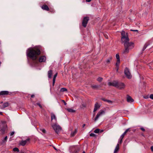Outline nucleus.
I'll return each instance as SVG.
<instances>
[{
    "label": "nucleus",
    "mask_w": 153,
    "mask_h": 153,
    "mask_svg": "<svg viewBox=\"0 0 153 153\" xmlns=\"http://www.w3.org/2000/svg\"><path fill=\"white\" fill-rule=\"evenodd\" d=\"M0 114L1 115H3L2 112H0Z\"/></svg>",
    "instance_id": "603ef678"
},
{
    "label": "nucleus",
    "mask_w": 153,
    "mask_h": 153,
    "mask_svg": "<svg viewBox=\"0 0 153 153\" xmlns=\"http://www.w3.org/2000/svg\"><path fill=\"white\" fill-rule=\"evenodd\" d=\"M149 97L150 99L153 100V94H151L150 95Z\"/></svg>",
    "instance_id": "e433bc0d"
},
{
    "label": "nucleus",
    "mask_w": 153,
    "mask_h": 153,
    "mask_svg": "<svg viewBox=\"0 0 153 153\" xmlns=\"http://www.w3.org/2000/svg\"><path fill=\"white\" fill-rule=\"evenodd\" d=\"M116 57L117 60H120V56L118 54H116Z\"/></svg>",
    "instance_id": "c756f323"
},
{
    "label": "nucleus",
    "mask_w": 153,
    "mask_h": 153,
    "mask_svg": "<svg viewBox=\"0 0 153 153\" xmlns=\"http://www.w3.org/2000/svg\"><path fill=\"white\" fill-rule=\"evenodd\" d=\"M89 20V18L88 17H85L83 20L82 25L84 27H86Z\"/></svg>",
    "instance_id": "6e6552de"
},
{
    "label": "nucleus",
    "mask_w": 153,
    "mask_h": 153,
    "mask_svg": "<svg viewBox=\"0 0 153 153\" xmlns=\"http://www.w3.org/2000/svg\"><path fill=\"white\" fill-rule=\"evenodd\" d=\"M147 47V46L146 45H145L144 46L143 48V49H142V51H144L146 49V48Z\"/></svg>",
    "instance_id": "f704fd0d"
},
{
    "label": "nucleus",
    "mask_w": 153,
    "mask_h": 153,
    "mask_svg": "<svg viewBox=\"0 0 153 153\" xmlns=\"http://www.w3.org/2000/svg\"><path fill=\"white\" fill-rule=\"evenodd\" d=\"M109 86H112L115 87L119 89H124L125 87V84L121 82H118L116 81H113L112 82H109L108 83Z\"/></svg>",
    "instance_id": "7ed1b4c3"
},
{
    "label": "nucleus",
    "mask_w": 153,
    "mask_h": 153,
    "mask_svg": "<svg viewBox=\"0 0 153 153\" xmlns=\"http://www.w3.org/2000/svg\"><path fill=\"white\" fill-rule=\"evenodd\" d=\"M13 150L14 152H19V149H18V148H16V147H15V148H14L13 149Z\"/></svg>",
    "instance_id": "bb28decb"
},
{
    "label": "nucleus",
    "mask_w": 153,
    "mask_h": 153,
    "mask_svg": "<svg viewBox=\"0 0 153 153\" xmlns=\"http://www.w3.org/2000/svg\"><path fill=\"white\" fill-rule=\"evenodd\" d=\"M36 104L37 105H38L40 107V108H42V106L40 104V103H37Z\"/></svg>",
    "instance_id": "c9c22d12"
},
{
    "label": "nucleus",
    "mask_w": 153,
    "mask_h": 153,
    "mask_svg": "<svg viewBox=\"0 0 153 153\" xmlns=\"http://www.w3.org/2000/svg\"><path fill=\"white\" fill-rule=\"evenodd\" d=\"M91 0H86V1L87 2H90Z\"/></svg>",
    "instance_id": "09e8293b"
},
{
    "label": "nucleus",
    "mask_w": 153,
    "mask_h": 153,
    "mask_svg": "<svg viewBox=\"0 0 153 153\" xmlns=\"http://www.w3.org/2000/svg\"><path fill=\"white\" fill-rule=\"evenodd\" d=\"M127 101L128 102H133L134 100L129 95H127L126 97Z\"/></svg>",
    "instance_id": "4468645a"
},
{
    "label": "nucleus",
    "mask_w": 153,
    "mask_h": 153,
    "mask_svg": "<svg viewBox=\"0 0 153 153\" xmlns=\"http://www.w3.org/2000/svg\"><path fill=\"white\" fill-rule=\"evenodd\" d=\"M116 68H117L116 71L117 72H118V69H119V67H116Z\"/></svg>",
    "instance_id": "8fccbe9b"
},
{
    "label": "nucleus",
    "mask_w": 153,
    "mask_h": 153,
    "mask_svg": "<svg viewBox=\"0 0 153 153\" xmlns=\"http://www.w3.org/2000/svg\"><path fill=\"white\" fill-rule=\"evenodd\" d=\"M57 75V73H56L54 76L53 78H56Z\"/></svg>",
    "instance_id": "4c0bfd02"
},
{
    "label": "nucleus",
    "mask_w": 153,
    "mask_h": 153,
    "mask_svg": "<svg viewBox=\"0 0 153 153\" xmlns=\"http://www.w3.org/2000/svg\"><path fill=\"white\" fill-rule=\"evenodd\" d=\"M131 31H136V32H138V30H131Z\"/></svg>",
    "instance_id": "c03bdc74"
},
{
    "label": "nucleus",
    "mask_w": 153,
    "mask_h": 153,
    "mask_svg": "<svg viewBox=\"0 0 153 153\" xmlns=\"http://www.w3.org/2000/svg\"><path fill=\"white\" fill-rule=\"evenodd\" d=\"M140 129L143 131H145V129L143 128H141Z\"/></svg>",
    "instance_id": "49530a36"
},
{
    "label": "nucleus",
    "mask_w": 153,
    "mask_h": 153,
    "mask_svg": "<svg viewBox=\"0 0 153 153\" xmlns=\"http://www.w3.org/2000/svg\"><path fill=\"white\" fill-rule=\"evenodd\" d=\"M41 53V51L38 48H29L27 51V56L33 60H36L38 56Z\"/></svg>",
    "instance_id": "f03ea898"
},
{
    "label": "nucleus",
    "mask_w": 153,
    "mask_h": 153,
    "mask_svg": "<svg viewBox=\"0 0 153 153\" xmlns=\"http://www.w3.org/2000/svg\"><path fill=\"white\" fill-rule=\"evenodd\" d=\"M35 96L34 94H32L31 95V98H33Z\"/></svg>",
    "instance_id": "de8ad7c7"
},
{
    "label": "nucleus",
    "mask_w": 153,
    "mask_h": 153,
    "mask_svg": "<svg viewBox=\"0 0 153 153\" xmlns=\"http://www.w3.org/2000/svg\"><path fill=\"white\" fill-rule=\"evenodd\" d=\"M106 102H108L109 104H111L112 103V101L110 100H107L106 101Z\"/></svg>",
    "instance_id": "72a5a7b5"
},
{
    "label": "nucleus",
    "mask_w": 153,
    "mask_h": 153,
    "mask_svg": "<svg viewBox=\"0 0 153 153\" xmlns=\"http://www.w3.org/2000/svg\"><path fill=\"white\" fill-rule=\"evenodd\" d=\"M82 153H85V151H83Z\"/></svg>",
    "instance_id": "5fc2aeb1"
},
{
    "label": "nucleus",
    "mask_w": 153,
    "mask_h": 153,
    "mask_svg": "<svg viewBox=\"0 0 153 153\" xmlns=\"http://www.w3.org/2000/svg\"><path fill=\"white\" fill-rule=\"evenodd\" d=\"M62 101L63 102L64 104L65 105H66L67 103L66 102H65V101L64 100H62Z\"/></svg>",
    "instance_id": "37998d69"
},
{
    "label": "nucleus",
    "mask_w": 153,
    "mask_h": 153,
    "mask_svg": "<svg viewBox=\"0 0 153 153\" xmlns=\"http://www.w3.org/2000/svg\"><path fill=\"white\" fill-rule=\"evenodd\" d=\"M44 133H45L46 132V130L44 129H42L41 130Z\"/></svg>",
    "instance_id": "58836bf2"
},
{
    "label": "nucleus",
    "mask_w": 153,
    "mask_h": 153,
    "mask_svg": "<svg viewBox=\"0 0 153 153\" xmlns=\"http://www.w3.org/2000/svg\"><path fill=\"white\" fill-rule=\"evenodd\" d=\"M9 93V92L7 91H2L0 92V95H7Z\"/></svg>",
    "instance_id": "dca6fc26"
},
{
    "label": "nucleus",
    "mask_w": 153,
    "mask_h": 153,
    "mask_svg": "<svg viewBox=\"0 0 153 153\" xmlns=\"http://www.w3.org/2000/svg\"><path fill=\"white\" fill-rule=\"evenodd\" d=\"M102 100L103 101H105V102H106V101H107V100L106 99H105V98H102Z\"/></svg>",
    "instance_id": "ea45409f"
},
{
    "label": "nucleus",
    "mask_w": 153,
    "mask_h": 153,
    "mask_svg": "<svg viewBox=\"0 0 153 153\" xmlns=\"http://www.w3.org/2000/svg\"><path fill=\"white\" fill-rule=\"evenodd\" d=\"M7 128V126L6 121L2 122L1 124L0 125V131H1L3 134L5 133V131Z\"/></svg>",
    "instance_id": "20e7f679"
},
{
    "label": "nucleus",
    "mask_w": 153,
    "mask_h": 153,
    "mask_svg": "<svg viewBox=\"0 0 153 153\" xmlns=\"http://www.w3.org/2000/svg\"><path fill=\"white\" fill-rule=\"evenodd\" d=\"M77 129H75L74 131L72 132L71 134V136L72 137H73L76 134L77 132Z\"/></svg>",
    "instance_id": "aec40b11"
},
{
    "label": "nucleus",
    "mask_w": 153,
    "mask_h": 153,
    "mask_svg": "<svg viewBox=\"0 0 153 153\" xmlns=\"http://www.w3.org/2000/svg\"><path fill=\"white\" fill-rule=\"evenodd\" d=\"M100 105L98 104V103L96 102L94 105V112L96 111L98 109L100 108Z\"/></svg>",
    "instance_id": "ddd939ff"
},
{
    "label": "nucleus",
    "mask_w": 153,
    "mask_h": 153,
    "mask_svg": "<svg viewBox=\"0 0 153 153\" xmlns=\"http://www.w3.org/2000/svg\"><path fill=\"white\" fill-rule=\"evenodd\" d=\"M124 74L128 79H130L131 78L132 76L129 71V69L127 68H125L124 70Z\"/></svg>",
    "instance_id": "423d86ee"
},
{
    "label": "nucleus",
    "mask_w": 153,
    "mask_h": 153,
    "mask_svg": "<svg viewBox=\"0 0 153 153\" xmlns=\"http://www.w3.org/2000/svg\"><path fill=\"white\" fill-rule=\"evenodd\" d=\"M50 8V10L49 11H50V12H51L52 13H54L55 12V11L54 10L51 8Z\"/></svg>",
    "instance_id": "c85d7f7f"
},
{
    "label": "nucleus",
    "mask_w": 153,
    "mask_h": 153,
    "mask_svg": "<svg viewBox=\"0 0 153 153\" xmlns=\"http://www.w3.org/2000/svg\"><path fill=\"white\" fill-rule=\"evenodd\" d=\"M100 130L99 129H95L94 132L95 133H98L100 132Z\"/></svg>",
    "instance_id": "cd10ccee"
},
{
    "label": "nucleus",
    "mask_w": 153,
    "mask_h": 153,
    "mask_svg": "<svg viewBox=\"0 0 153 153\" xmlns=\"http://www.w3.org/2000/svg\"><path fill=\"white\" fill-rule=\"evenodd\" d=\"M151 149L152 152H153V146H152L151 147Z\"/></svg>",
    "instance_id": "a18cd8bd"
},
{
    "label": "nucleus",
    "mask_w": 153,
    "mask_h": 153,
    "mask_svg": "<svg viewBox=\"0 0 153 153\" xmlns=\"http://www.w3.org/2000/svg\"><path fill=\"white\" fill-rule=\"evenodd\" d=\"M53 120H54L55 122L57 121V119L55 114L52 113L51 114V121H52Z\"/></svg>",
    "instance_id": "f8f14e48"
},
{
    "label": "nucleus",
    "mask_w": 153,
    "mask_h": 153,
    "mask_svg": "<svg viewBox=\"0 0 153 153\" xmlns=\"http://www.w3.org/2000/svg\"><path fill=\"white\" fill-rule=\"evenodd\" d=\"M120 141H119V142L120 143H122V140L123 139H122L121 138H120Z\"/></svg>",
    "instance_id": "a19ab883"
},
{
    "label": "nucleus",
    "mask_w": 153,
    "mask_h": 153,
    "mask_svg": "<svg viewBox=\"0 0 153 153\" xmlns=\"http://www.w3.org/2000/svg\"><path fill=\"white\" fill-rule=\"evenodd\" d=\"M7 136L5 137L4 138V140H2L3 143H6L7 141Z\"/></svg>",
    "instance_id": "393cba45"
},
{
    "label": "nucleus",
    "mask_w": 153,
    "mask_h": 153,
    "mask_svg": "<svg viewBox=\"0 0 153 153\" xmlns=\"http://www.w3.org/2000/svg\"><path fill=\"white\" fill-rule=\"evenodd\" d=\"M67 89L65 88H62L60 90L61 92H64L65 91H67Z\"/></svg>",
    "instance_id": "5701e85b"
},
{
    "label": "nucleus",
    "mask_w": 153,
    "mask_h": 153,
    "mask_svg": "<svg viewBox=\"0 0 153 153\" xmlns=\"http://www.w3.org/2000/svg\"><path fill=\"white\" fill-rule=\"evenodd\" d=\"M2 103H3V102H1V104H2Z\"/></svg>",
    "instance_id": "6e6d98bb"
},
{
    "label": "nucleus",
    "mask_w": 153,
    "mask_h": 153,
    "mask_svg": "<svg viewBox=\"0 0 153 153\" xmlns=\"http://www.w3.org/2000/svg\"><path fill=\"white\" fill-rule=\"evenodd\" d=\"M105 114V111H104L103 110H100L97 114L96 117L94 118V121H96L100 116H102L103 114Z\"/></svg>",
    "instance_id": "0eeeda50"
},
{
    "label": "nucleus",
    "mask_w": 153,
    "mask_h": 153,
    "mask_svg": "<svg viewBox=\"0 0 153 153\" xmlns=\"http://www.w3.org/2000/svg\"><path fill=\"white\" fill-rule=\"evenodd\" d=\"M111 59H112L111 57H110L108 59H107L106 60V62H107V63H109L110 62V61L111 60Z\"/></svg>",
    "instance_id": "a878e982"
},
{
    "label": "nucleus",
    "mask_w": 153,
    "mask_h": 153,
    "mask_svg": "<svg viewBox=\"0 0 153 153\" xmlns=\"http://www.w3.org/2000/svg\"><path fill=\"white\" fill-rule=\"evenodd\" d=\"M21 153H24V152H22Z\"/></svg>",
    "instance_id": "4d7b16f0"
},
{
    "label": "nucleus",
    "mask_w": 153,
    "mask_h": 153,
    "mask_svg": "<svg viewBox=\"0 0 153 153\" xmlns=\"http://www.w3.org/2000/svg\"><path fill=\"white\" fill-rule=\"evenodd\" d=\"M120 63V60H117V61L116 64V67H119Z\"/></svg>",
    "instance_id": "b1692460"
},
{
    "label": "nucleus",
    "mask_w": 153,
    "mask_h": 153,
    "mask_svg": "<svg viewBox=\"0 0 153 153\" xmlns=\"http://www.w3.org/2000/svg\"><path fill=\"white\" fill-rule=\"evenodd\" d=\"M67 111L69 112L74 113L75 112V111L71 108L67 109Z\"/></svg>",
    "instance_id": "412c9836"
},
{
    "label": "nucleus",
    "mask_w": 153,
    "mask_h": 153,
    "mask_svg": "<svg viewBox=\"0 0 153 153\" xmlns=\"http://www.w3.org/2000/svg\"><path fill=\"white\" fill-rule=\"evenodd\" d=\"M90 135L91 137H95L96 135L94 133H91L90 134Z\"/></svg>",
    "instance_id": "2f4dec72"
},
{
    "label": "nucleus",
    "mask_w": 153,
    "mask_h": 153,
    "mask_svg": "<svg viewBox=\"0 0 153 153\" xmlns=\"http://www.w3.org/2000/svg\"><path fill=\"white\" fill-rule=\"evenodd\" d=\"M53 148L55 150H57V149L55 147H53Z\"/></svg>",
    "instance_id": "864d4df0"
},
{
    "label": "nucleus",
    "mask_w": 153,
    "mask_h": 153,
    "mask_svg": "<svg viewBox=\"0 0 153 153\" xmlns=\"http://www.w3.org/2000/svg\"><path fill=\"white\" fill-rule=\"evenodd\" d=\"M56 80V79L53 78V85L54 86L55 82Z\"/></svg>",
    "instance_id": "473e14b6"
},
{
    "label": "nucleus",
    "mask_w": 153,
    "mask_h": 153,
    "mask_svg": "<svg viewBox=\"0 0 153 153\" xmlns=\"http://www.w3.org/2000/svg\"><path fill=\"white\" fill-rule=\"evenodd\" d=\"M30 139L28 138L25 140H22L20 142V144L22 146H24L26 144L27 142Z\"/></svg>",
    "instance_id": "9b49d317"
},
{
    "label": "nucleus",
    "mask_w": 153,
    "mask_h": 153,
    "mask_svg": "<svg viewBox=\"0 0 153 153\" xmlns=\"http://www.w3.org/2000/svg\"><path fill=\"white\" fill-rule=\"evenodd\" d=\"M41 8L44 10H45L46 11H49L50 10L48 6L46 5H43L41 7Z\"/></svg>",
    "instance_id": "2eb2a0df"
},
{
    "label": "nucleus",
    "mask_w": 153,
    "mask_h": 153,
    "mask_svg": "<svg viewBox=\"0 0 153 153\" xmlns=\"http://www.w3.org/2000/svg\"><path fill=\"white\" fill-rule=\"evenodd\" d=\"M9 105L10 104L8 102H4L2 105H0V109H4L5 108L8 107Z\"/></svg>",
    "instance_id": "1a4fd4ad"
},
{
    "label": "nucleus",
    "mask_w": 153,
    "mask_h": 153,
    "mask_svg": "<svg viewBox=\"0 0 153 153\" xmlns=\"http://www.w3.org/2000/svg\"><path fill=\"white\" fill-rule=\"evenodd\" d=\"M52 126L55 132L57 134H58L61 130V128L60 126L56 125V124L53 125Z\"/></svg>",
    "instance_id": "39448f33"
},
{
    "label": "nucleus",
    "mask_w": 153,
    "mask_h": 153,
    "mask_svg": "<svg viewBox=\"0 0 153 153\" xmlns=\"http://www.w3.org/2000/svg\"><path fill=\"white\" fill-rule=\"evenodd\" d=\"M122 37L121 41L122 43H123L124 49L123 51V53L127 54L128 53L130 50L133 48L134 47V43L129 42V39L128 36H126L125 32L122 31L121 32Z\"/></svg>",
    "instance_id": "f257e3e1"
},
{
    "label": "nucleus",
    "mask_w": 153,
    "mask_h": 153,
    "mask_svg": "<svg viewBox=\"0 0 153 153\" xmlns=\"http://www.w3.org/2000/svg\"><path fill=\"white\" fill-rule=\"evenodd\" d=\"M46 60V57L45 56H41L39 58V62H45Z\"/></svg>",
    "instance_id": "9d476101"
},
{
    "label": "nucleus",
    "mask_w": 153,
    "mask_h": 153,
    "mask_svg": "<svg viewBox=\"0 0 153 153\" xmlns=\"http://www.w3.org/2000/svg\"><path fill=\"white\" fill-rule=\"evenodd\" d=\"M102 78L101 77H99L97 79V80L99 82H101L102 81Z\"/></svg>",
    "instance_id": "7c9ffc66"
},
{
    "label": "nucleus",
    "mask_w": 153,
    "mask_h": 153,
    "mask_svg": "<svg viewBox=\"0 0 153 153\" xmlns=\"http://www.w3.org/2000/svg\"><path fill=\"white\" fill-rule=\"evenodd\" d=\"M14 134V131H12L10 134V135L11 136H12Z\"/></svg>",
    "instance_id": "79ce46f5"
},
{
    "label": "nucleus",
    "mask_w": 153,
    "mask_h": 153,
    "mask_svg": "<svg viewBox=\"0 0 153 153\" xmlns=\"http://www.w3.org/2000/svg\"><path fill=\"white\" fill-rule=\"evenodd\" d=\"M129 130V129H127L126 131L123 133L121 136L120 137V138H121L122 139H123L124 138V136L126 135V133Z\"/></svg>",
    "instance_id": "a211bd4d"
},
{
    "label": "nucleus",
    "mask_w": 153,
    "mask_h": 153,
    "mask_svg": "<svg viewBox=\"0 0 153 153\" xmlns=\"http://www.w3.org/2000/svg\"><path fill=\"white\" fill-rule=\"evenodd\" d=\"M53 74V71L51 70H50L48 71V77L49 78H51Z\"/></svg>",
    "instance_id": "f3484780"
},
{
    "label": "nucleus",
    "mask_w": 153,
    "mask_h": 153,
    "mask_svg": "<svg viewBox=\"0 0 153 153\" xmlns=\"http://www.w3.org/2000/svg\"><path fill=\"white\" fill-rule=\"evenodd\" d=\"M119 149V145L118 144H117L115 148V149L114 150V153H117Z\"/></svg>",
    "instance_id": "6ab92c4d"
},
{
    "label": "nucleus",
    "mask_w": 153,
    "mask_h": 153,
    "mask_svg": "<svg viewBox=\"0 0 153 153\" xmlns=\"http://www.w3.org/2000/svg\"><path fill=\"white\" fill-rule=\"evenodd\" d=\"M85 126V124H83L82 125V127L84 128Z\"/></svg>",
    "instance_id": "3c124183"
},
{
    "label": "nucleus",
    "mask_w": 153,
    "mask_h": 153,
    "mask_svg": "<svg viewBox=\"0 0 153 153\" xmlns=\"http://www.w3.org/2000/svg\"><path fill=\"white\" fill-rule=\"evenodd\" d=\"M91 87L94 89H97L99 88V86L97 85H92Z\"/></svg>",
    "instance_id": "4be33fe9"
}]
</instances>
